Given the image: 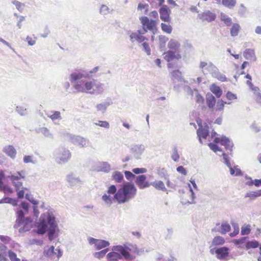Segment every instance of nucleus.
Here are the masks:
<instances>
[{
  "mask_svg": "<svg viewBox=\"0 0 261 261\" xmlns=\"http://www.w3.org/2000/svg\"><path fill=\"white\" fill-rule=\"evenodd\" d=\"M33 156L31 155H26L24 156L23 158V162L24 163L27 164L29 163H32L33 162Z\"/></svg>",
  "mask_w": 261,
  "mask_h": 261,
  "instance_id": "54",
  "label": "nucleus"
},
{
  "mask_svg": "<svg viewBox=\"0 0 261 261\" xmlns=\"http://www.w3.org/2000/svg\"><path fill=\"white\" fill-rule=\"evenodd\" d=\"M141 21L145 32L148 30L152 31L156 30V23L154 21L149 20L148 17H141Z\"/></svg>",
  "mask_w": 261,
  "mask_h": 261,
  "instance_id": "8",
  "label": "nucleus"
},
{
  "mask_svg": "<svg viewBox=\"0 0 261 261\" xmlns=\"http://www.w3.org/2000/svg\"><path fill=\"white\" fill-rule=\"evenodd\" d=\"M12 183L15 186L16 191H18L22 188V184L20 180L15 181V182H12Z\"/></svg>",
  "mask_w": 261,
  "mask_h": 261,
  "instance_id": "52",
  "label": "nucleus"
},
{
  "mask_svg": "<svg viewBox=\"0 0 261 261\" xmlns=\"http://www.w3.org/2000/svg\"><path fill=\"white\" fill-rule=\"evenodd\" d=\"M109 251L108 248L105 249L99 252H97L94 253V256L98 258H100L103 257L106 253Z\"/></svg>",
  "mask_w": 261,
  "mask_h": 261,
  "instance_id": "35",
  "label": "nucleus"
},
{
  "mask_svg": "<svg viewBox=\"0 0 261 261\" xmlns=\"http://www.w3.org/2000/svg\"><path fill=\"white\" fill-rule=\"evenodd\" d=\"M253 184H254L256 187L261 186V179H255L252 181Z\"/></svg>",
  "mask_w": 261,
  "mask_h": 261,
  "instance_id": "64",
  "label": "nucleus"
},
{
  "mask_svg": "<svg viewBox=\"0 0 261 261\" xmlns=\"http://www.w3.org/2000/svg\"><path fill=\"white\" fill-rule=\"evenodd\" d=\"M161 25V28L164 32H165L168 34L171 33L172 28L170 24H165L164 23H162Z\"/></svg>",
  "mask_w": 261,
  "mask_h": 261,
  "instance_id": "32",
  "label": "nucleus"
},
{
  "mask_svg": "<svg viewBox=\"0 0 261 261\" xmlns=\"http://www.w3.org/2000/svg\"><path fill=\"white\" fill-rule=\"evenodd\" d=\"M48 117L53 121L61 118L60 112L59 111H55L52 115Z\"/></svg>",
  "mask_w": 261,
  "mask_h": 261,
  "instance_id": "37",
  "label": "nucleus"
},
{
  "mask_svg": "<svg viewBox=\"0 0 261 261\" xmlns=\"http://www.w3.org/2000/svg\"><path fill=\"white\" fill-rule=\"evenodd\" d=\"M197 135L199 138L200 141H201V139L204 138L206 139L208 136L209 134V131L208 129L203 128L202 126H200L199 128L197 130Z\"/></svg>",
  "mask_w": 261,
  "mask_h": 261,
  "instance_id": "18",
  "label": "nucleus"
},
{
  "mask_svg": "<svg viewBox=\"0 0 261 261\" xmlns=\"http://www.w3.org/2000/svg\"><path fill=\"white\" fill-rule=\"evenodd\" d=\"M172 159L174 161H177L179 158V156L177 152V151H174L171 156Z\"/></svg>",
  "mask_w": 261,
  "mask_h": 261,
  "instance_id": "58",
  "label": "nucleus"
},
{
  "mask_svg": "<svg viewBox=\"0 0 261 261\" xmlns=\"http://www.w3.org/2000/svg\"><path fill=\"white\" fill-rule=\"evenodd\" d=\"M226 96L227 99L230 100H233L237 99V96L236 94L231 93L230 91L227 92Z\"/></svg>",
  "mask_w": 261,
  "mask_h": 261,
  "instance_id": "45",
  "label": "nucleus"
},
{
  "mask_svg": "<svg viewBox=\"0 0 261 261\" xmlns=\"http://www.w3.org/2000/svg\"><path fill=\"white\" fill-rule=\"evenodd\" d=\"M25 221V223L27 224L28 222H31V220L29 218L24 219V214L22 211L20 210L17 212V218L16 219V222L19 225L22 224Z\"/></svg>",
  "mask_w": 261,
  "mask_h": 261,
  "instance_id": "17",
  "label": "nucleus"
},
{
  "mask_svg": "<svg viewBox=\"0 0 261 261\" xmlns=\"http://www.w3.org/2000/svg\"><path fill=\"white\" fill-rule=\"evenodd\" d=\"M243 56L246 59L252 60L253 61L256 60L254 51L251 49H246L243 53Z\"/></svg>",
  "mask_w": 261,
  "mask_h": 261,
  "instance_id": "19",
  "label": "nucleus"
},
{
  "mask_svg": "<svg viewBox=\"0 0 261 261\" xmlns=\"http://www.w3.org/2000/svg\"><path fill=\"white\" fill-rule=\"evenodd\" d=\"M109 245L110 243L108 241L98 239L95 248L96 250H100L102 248L109 246Z\"/></svg>",
  "mask_w": 261,
  "mask_h": 261,
  "instance_id": "20",
  "label": "nucleus"
},
{
  "mask_svg": "<svg viewBox=\"0 0 261 261\" xmlns=\"http://www.w3.org/2000/svg\"><path fill=\"white\" fill-rule=\"evenodd\" d=\"M113 179L117 182H121L123 180V174L119 171H115L112 175Z\"/></svg>",
  "mask_w": 261,
  "mask_h": 261,
  "instance_id": "22",
  "label": "nucleus"
},
{
  "mask_svg": "<svg viewBox=\"0 0 261 261\" xmlns=\"http://www.w3.org/2000/svg\"><path fill=\"white\" fill-rule=\"evenodd\" d=\"M196 102L199 104H202L204 102V98L200 94H197L196 96Z\"/></svg>",
  "mask_w": 261,
  "mask_h": 261,
  "instance_id": "57",
  "label": "nucleus"
},
{
  "mask_svg": "<svg viewBox=\"0 0 261 261\" xmlns=\"http://www.w3.org/2000/svg\"><path fill=\"white\" fill-rule=\"evenodd\" d=\"M217 78L218 80L221 82H225L227 81V78L223 74H220L217 75Z\"/></svg>",
  "mask_w": 261,
  "mask_h": 261,
  "instance_id": "60",
  "label": "nucleus"
},
{
  "mask_svg": "<svg viewBox=\"0 0 261 261\" xmlns=\"http://www.w3.org/2000/svg\"><path fill=\"white\" fill-rule=\"evenodd\" d=\"M118 247V246H114L112 250L113 252L109 253L107 255V258L108 261H116L118 259H120L122 258L123 256L120 253V252L116 250V248Z\"/></svg>",
  "mask_w": 261,
  "mask_h": 261,
  "instance_id": "11",
  "label": "nucleus"
},
{
  "mask_svg": "<svg viewBox=\"0 0 261 261\" xmlns=\"http://www.w3.org/2000/svg\"><path fill=\"white\" fill-rule=\"evenodd\" d=\"M95 124L105 128H109L110 126L109 123L106 121H98Z\"/></svg>",
  "mask_w": 261,
  "mask_h": 261,
  "instance_id": "42",
  "label": "nucleus"
},
{
  "mask_svg": "<svg viewBox=\"0 0 261 261\" xmlns=\"http://www.w3.org/2000/svg\"><path fill=\"white\" fill-rule=\"evenodd\" d=\"M206 102L207 107L212 111L221 112H223L224 105L226 103V102L224 101L222 99H219L217 102L216 107H215L216 103V99L211 94H207L206 95Z\"/></svg>",
  "mask_w": 261,
  "mask_h": 261,
  "instance_id": "6",
  "label": "nucleus"
},
{
  "mask_svg": "<svg viewBox=\"0 0 261 261\" xmlns=\"http://www.w3.org/2000/svg\"><path fill=\"white\" fill-rule=\"evenodd\" d=\"M130 39L132 41L136 40L139 42H143L144 41H147L148 39L143 36L140 32L138 33H132L130 36Z\"/></svg>",
  "mask_w": 261,
  "mask_h": 261,
  "instance_id": "14",
  "label": "nucleus"
},
{
  "mask_svg": "<svg viewBox=\"0 0 261 261\" xmlns=\"http://www.w3.org/2000/svg\"><path fill=\"white\" fill-rule=\"evenodd\" d=\"M168 38L165 36L161 35L159 36V42L161 46H164Z\"/></svg>",
  "mask_w": 261,
  "mask_h": 261,
  "instance_id": "41",
  "label": "nucleus"
},
{
  "mask_svg": "<svg viewBox=\"0 0 261 261\" xmlns=\"http://www.w3.org/2000/svg\"><path fill=\"white\" fill-rule=\"evenodd\" d=\"M116 250L120 252V253L126 260L134 259L136 256L139 255L140 250L136 245H129L128 246L118 245Z\"/></svg>",
  "mask_w": 261,
  "mask_h": 261,
  "instance_id": "5",
  "label": "nucleus"
},
{
  "mask_svg": "<svg viewBox=\"0 0 261 261\" xmlns=\"http://www.w3.org/2000/svg\"><path fill=\"white\" fill-rule=\"evenodd\" d=\"M8 253L11 261H20V259L17 257L16 254L12 250H9Z\"/></svg>",
  "mask_w": 261,
  "mask_h": 261,
  "instance_id": "34",
  "label": "nucleus"
},
{
  "mask_svg": "<svg viewBox=\"0 0 261 261\" xmlns=\"http://www.w3.org/2000/svg\"><path fill=\"white\" fill-rule=\"evenodd\" d=\"M208 146L210 149L215 152H217V151H222V149L220 148V147L214 143H210L208 144Z\"/></svg>",
  "mask_w": 261,
  "mask_h": 261,
  "instance_id": "36",
  "label": "nucleus"
},
{
  "mask_svg": "<svg viewBox=\"0 0 261 261\" xmlns=\"http://www.w3.org/2000/svg\"><path fill=\"white\" fill-rule=\"evenodd\" d=\"M200 68L203 73L206 74L213 72L216 67L211 62H201L200 64Z\"/></svg>",
  "mask_w": 261,
  "mask_h": 261,
  "instance_id": "10",
  "label": "nucleus"
},
{
  "mask_svg": "<svg viewBox=\"0 0 261 261\" xmlns=\"http://www.w3.org/2000/svg\"><path fill=\"white\" fill-rule=\"evenodd\" d=\"M250 226L248 225L241 228V234L242 235L248 234L250 232Z\"/></svg>",
  "mask_w": 261,
  "mask_h": 261,
  "instance_id": "38",
  "label": "nucleus"
},
{
  "mask_svg": "<svg viewBox=\"0 0 261 261\" xmlns=\"http://www.w3.org/2000/svg\"><path fill=\"white\" fill-rule=\"evenodd\" d=\"M212 138H213V141L215 143H219L221 145L224 146L225 149L230 151L232 149V144L228 138L225 136L218 137L215 132H212L211 135Z\"/></svg>",
  "mask_w": 261,
  "mask_h": 261,
  "instance_id": "7",
  "label": "nucleus"
},
{
  "mask_svg": "<svg viewBox=\"0 0 261 261\" xmlns=\"http://www.w3.org/2000/svg\"><path fill=\"white\" fill-rule=\"evenodd\" d=\"M110 169L111 167L110 164L107 162H102L101 163L99 167V170L105 172H109L110 170Z\"/></svg>",
  "mask_w": 261,
  "mask_h": 261,
  "instance_id": "28",
  "label": "nucleus"
},
{
  "mask_svg": "<svg viewBox=\"0 0 261 261\" xmlns=\"http://www.w3.org/2000/svg\"><path fill=\"white\" fill-rule=\"evenodd\" d=\"M124 175L127 180H130L135 177V175L129 171H125L124 172Z\"/></svg>",
  "mask_w": 261,
  "mask_h": 261,
  "instance_id": "50",
  "label": "nucleus"
},
{
  "mask_svg": "<svg viewBox=\"0 0 261 261\" xmlns=\"http://www.w3.org/2000/svg\"><path fill=\"white\" fill-rule=\"evenodd\" d=\"M221 2L224 6L229 9H232L236 4V0H222Z\"/></svg>",
  "mask_w": 261,
  "mask_h": 261,
  "instance_id": "21",
  "label": "nucleus"
},
{
  "mask_svg": "<svg viewBox=\"0 0 261 261\" xmlns=\"http://www.w3.org/2000/svg\"><path fill=\"white\" fill-rule=\"evenodd\" d=\"M57 227V225L55 218L49 216L47 218V224L43 221L37 225L38 229L37 232L40 234H43L46 231H48V238L51 241Z\"/></svg>",
  "mask_w": 261,
  "mask_h": 261,
  "instance_id": "4",
  "label": "nucleus"
},
{
  "mask_svg": "<svg viewBox=\"0 0 261 261\" xmlns=\"http://www.w3.org/2000/svg\"><path fill=\"white\" fill-rule=\"evenodd\" d=\"M12 3L15 6L16 9L19 11L21 12L24 9V4L21 3L20 2L17 1L16 0H14L12 2Z\"/></svg>",
  "mask_w": 261,
  "mask_h": 261,
  "instance_id": "31",
  "label": "nucleus"
},
{
  "mask_svg": "<svg viewBox=\"0 0 261 261\" xmlns=\"http://www.w3.org/2000/svg\"><path fill=\"white\" fill-rule=\"evenodd\" d=\"M147 171L146 169L144 168H136L133 169V172L135 174L144 173Z\"/></svg>",
  "mask_w": 261,
  "mask_h": 261,
  "instance_id": "44",
  "label": "nucleus"
},
{
  "mask_svg": "<svg viewBox=\"0 0 261 261\" xmlns=\"http://www.w3.org/2000/svg\"><path fill=\"white\" fill-rule=\"evenodd\" d=\"M225 242L224 239L220 236H217L214 238L212 241L213 246L222 245Z\"/></svg>",
  "mask_w": 261,
  "mask_h": 261,
  "instance_id": "24",
  "label": "nucleus"
},
{
  "mask_svg": "<svg viewBox=\"0 0 261 261\" xmlns=\"http://www.w3.org/2000/svg\"><path fill=\"white\" fill-rule=\"evenodd\" d=\"M4 152L9 156L14 159L16 155V150L12 145H8L4 148Z\"/></svg>",
  "mask_w": 261,
  "mask_h": 261,
  "instance_id": "15",
  "label": "nucleus"
},
{
  "mask_svg": "<svg viewBox=\"0 0 261 261\" xmlns=\"http://www.w3.org/2000/svg\"><path fill=\"white\" fill-rule=\"evenodd\" d=\"M22 190H18L17 191L18 192H17V195H18V197L19 198H23V197H24V190H27V188H22Z\"/></svg>",
  "mask_w": 261,
  "mask_h": 261,
  "instance_id": "56",
  "label": "nucleus"
},
{
  "mask_svg": "<svg viewBox=\"0 0 261 261\" xmlns=\"http://www.w3.org/2000/svg\"><path fill=\"white\" fill-rule=\"evenodd\" d=\"M148 7L147 5H143L140 3L138 5V9L140 10H145V12L147 11V8Z\"/></svg>",
  "mask_w": 261,
  "mask_h": 261,
  "instance_id": "59",
  "label": "nucleus"
},
{
  "mask_svg": "<svg viewBox=\"0 0 261 261\" xmlns=\"http://www.w3.org/2000/svg\"><path fill=\"white\" fill-rule=\"evenodd\" d=\"M27 40L28 41L29 44L30 45H33L35 43V41L30 37H27Z\"/></svg>",
  "mask_w": 261,
  "mask_h": 261,
  "instance_id": "63",
  "label": "nucleus"
},
{
  "mask_svg": "<svg viewBox=\"0 0 261 261\" xmlns=\"http://www.w3.org/2000/svg\"><path fill=\"white\" fill-rule=\"evenodd\" d=\"M177 171L179 173H180L181 174L184 175H186V174H187V171H186V169L181 166H179L177 168Z\"/></svg>",
  "mask_w": 261,
  "mask_h": 261,
  "instance_id": "55",
  "label": "nucleus"
},
{
  "mask_svg": "<svg viewBox=\"0 0 261 261\" xmlns=\"http://www.w3.org/2000/svg\"><path fill=\"white\" fill-rule=\"evenodd\" d=\"M245 197H248L250 200L254 199L257 197L255 191H252L246 194Z\"/></svg>",
  "mask_w": 261,
  "mask_h": 261,
  "instance_id": "49",
  "label": "nucleus"
},
{
  "mask_svg": "<svg viewBox=\"0 0 261 261\" xmlns=\"http://www.w3.org/2000/svg\"><path fill=\"white\" fill-rule=\"evenodd\" d=\"M180 43L176 40L171 39L168 42V47L169 50L164 54V59L168 62V68L173 67L171 62L178 61L181 59L182 56L180 54Z\"/></svg>",
  "mask_w": 261,
  "mask_h": 261,
  "instance_id": "3",
  "label": "nucleus"
},
{
  "mask_svg": "<svg viewBox=\"0 0 261 261\" xmlns=\"http://www.w3.org/2000/svg\"><path fill=\"white\" fill-rule=\"evenodd\" d=\"M247 238L243 237L239 240H235L234 243L238 247H242V245L245 243Z\"/></svg>",
  "mask_w": 261,
  "mask_h": 261,
  "instance_id": "39",
  "label": "nucleus"
},
{
  "mask_svg": "<svg viewBox=\"0 0 261 261\" xmlns=\"http://www.w3.org/2000/svg\"><path fill=\"white\" fill-rule=\"evenodd\" d=\"M210 90L218 98L220 97L222 94L221 89L215 84H213L210 86Z\"/></svg>",
  "mask_w": 261,
  "mask_h": 261,
  "instance_id": "16",
  "label": "nucleus"
},
{
  "mask_svg": "<svg viewBox=\"0 0 261 261\" xmlns=\"http://www.w3.org/2000/svg\"><path fill=\"white\" fill-rule=\"evenodd\" d=\"M109 9L108 7L106 5H103L100 8V13L103 15H107L109 12Z\"/></svg>",
  "mask_w": 261,
  "mask_h": 261,
  "instance_id": "40",
  "label": "nucleus"
},
{
  "mask_svg": "<svg viewBox=\"0 0 261 261\" xmlns=\"http://www.w3.org/2000/svg\"><path fill=\"white\" fill-rule=\"evenodd\" d=\"M259 246V243L257 241H252L248 242L246 244L247 249L256 248Z\"/></svg>",
  "mask_w": 261,
  "mask_h": 261,
  "instance_id": "29",
  "label": "nucleus"
},
{
  "mask_svg": "<svg viewBox=\"0 0 261 261\" xmlns=\"http://www.w3.org/2000/svg\"><path fill=\"white\" fill-rule=\"evenodd\" d=\"M223 21L227 26H229L231 23V20L230 17H226L223 19Z\"/></svg>",
  "mask_w": 261,
  "mask_h": 261,
  "instance_id": "61",
  "label": "nucleus"
},
{
  "mask_svg": "<svg viewBox=\"0 0 261 261\" xmlns=\"http://www.w3.org/2000/svg\"><path fill=\"white\" fill-rule=\"evenodd\" d=\"M229 168L230 174L231 175L238 176L242 174L241 170L237 167H234L232 168L230 166Z\"/></svg>",
  "mask_w": 261,
  "mask_h": 261,
  "instance_id": "33",
  "label": "nucleus"
},
{
  "mask_svg": "<svg viewBox=\"0 0 261 261\" xmlns=\"http://www.w3.org/2000/svg\"><path fill=\"white\" fill-rule=\"evenodd\" d=\"M168 11V8L167 6L164 5L160 9V13L161 15H167L168 16H169Z\"/></svg>",
  "mask_w": 261,
  "mask_h": 261,
  "instance_id": "47",
  "label": "nucleus"
},
{
  "mask_svg": "<svg viewBox=\"0 0 261 261\" xmlns=\"http://www.w3.org/2000/svg\"><path fill=\"white\" fill-rule=\"evenodd\" d=\"M107 192L108 194H114V198L118 203H124L135 197L137 189L133 184L126 182L117 191L116 186L111 185L109 187Z\"/></svg>",
  "mask_w": 261,
  "mask_h": 261,
  "instance_id": "2",
  "label": "nucleus"
},
{
  "mask_svg": "<svg viewBox=\"0 0 261 261\" xmlns=\"http://www.w3.org/2000/svg\"><path fill=\"white\" fill-rule=\"evenodd\" d=\"M84 77V74L80 73H73L70 75V81L74 83L73 87L77 92L95 94L102 91V84L99 82L94 79L86 81L81 80Z\"/></svg>",
  "mask_w": 261,
  "mask_h": 261,
  "instance_id": "1",
  "label": "nucleus"
},
{
  "mask_svg": "<svg viewBox=\"0 0 261 261\" xmlns=\"http://www.w3.org/2000/svg\"><path fill=\"white\" fill-rule=\"evenodd\" d=\"M240 25L238 24H234L230 29V34L232 36H236L238 35L240 31Z\"/></svg>",
  "mask_w": 261,
  "mask_h": 261,
  "instance_id": "26",
  "label": "nucleus"
},
{
  "mask_svg": "<svg viewBox=\"0 0 261 261\" xmlns=\"http://www.w3.org/2000/svg\"><path fill=\"white\" fill-rule=\"evenodd\" d=\"M245 77L247 79H248V80L247 81V84L250 86V87H252L253 86V84L252 83H251V76L247 74L246 76H245Z\"/></svg>",
  "mask_w": 261,
  "mask_h": 261,
  "instance_id": "62",
  "label": "nucleus"
},
{
  "mask_svg": "<svg viewBox=\"0 0 261 261\" xmlns=\"http://www.w3.org/2000/svg\"><path fill=\"white\" fill-rule=\"evenodd\" d=\"M8 178L12 181V182H15V181L20 180L21 179L24 178V176L22 175L20 172H17L16 175H11L8 176Z\"/></svg>",
  "mask_w": 261,
  "mask_h": 261,
  "instance_id": "25",
  "label": "nucleus"
},
{
  "mask_svg": "<svg viewBox=\"0 0 261 261\" xmlns=\"http://www.w3.org/2000/svg\"><path fill=\"white\" fill-rule=\"evenodd\" d=\"M54 254V247L50 246L47 250L44 251V254L47 256H52Z\"/></svg>",
  "mask_w": 261,
  "mask_h": 261,
  "instance_id": "48",
  "label": "nucleus"
},
{
  "mask_svg": "<svg viewBox=\"0 0 261 261\" xmlns=\"http://www.w3.org/2000/svg\"><path fill=\"white\" fill-rule=\"evenodd\" d=\"M71 154L69 150L63 149L59 153V160L62 162H67L71 158Z\"/></svg>",
  "mask_w": 261,
  "mask_h": 261,
  "instance_id": "12",
  "label": "nucleus"
},
{
  "mask_svg": "<svg viewBox=\"0 0 261 261\" xmlns=\"http://www.w3.org/2000/svg\"><path fill=\"white\" fill-rule=\"evenodd\" d=\"M142 45L146 54L148 55H150L151 54V49L149 47V44L147 42H144Z\"/></svg>",
  "mask_w": 261,
  "mask_h": 261,
  "instance_id": "43",
  "label": "nucleus"
},
{
  "mask_svg": "<svg viewBox=\"0 0 261 261\" xmlns=\"http://www.w3.org/2000/svg\"><path fill=\"white\" fill-rule=\"evenodd\" d=\"M109 194H105L102 196V199L103 201L108 205H111L112 203L113 198L111 195H108Z\"/></svg>",
  "mask_w": 261,
  "mask_h": 261,
  "instance_id": "27",
  "label": "nucleus"
},
{
  "mask_svg": "<svg viewBox=\"0 0 261 261\" xmlns=\"http://www.w3.org/2000/svg\"><path fill=\"white\" fill-rule=\"evenodd\" d=\"M0 189L6 193H12L13 192L12 188L8 186H3V185Z\"/></svg>",
  "mask_w": 261,
  "mask_h": 261,
  "instance_id": "46",
  "label": "nucleus"
},
{
  "mask_svg": "<svg viewBox=\"0 0 261 261\" xmlns=\"http://www.w3.org/2000/svg\"><path fill=\"white\" fill-rule=\"evenodd\" d=\"M12 183L15 186L16 191H18L22 188V184L20 180L15 181V182H12Z\"/></svg>",
  "mask_w": 261,
  "mask_h": 261,
  "instance_id": "51",
  "label": "nucleus"
},
{
  "mask_svg": "<svg viewBox=\"0 0 261 261\" xmlns=\"http://www.w3.org/2000/svg\"><path fill=\"white\" fill-rule=\"evenodd\" d=\"M228 248L226 247H223L218 248L216 250V253L217 257L219 259H223L228 255Z\"/></svg>",
  "mask_w": 261,
  "mask_h": 261,
  "instance_id": "13",
  "label": "nucleus"
},
{
  "mask_svg": "<svg viewBox=\"0 0 261 261\" xmlns=\"http://www.w3.org/2000/svg\"><path fill=\"white\" fill-rule=\"evenodd\" d=\"M223 159L224 160L225 164L229 167L231 166L230 163L229 162V159L227 154L225 153L222 154Z\"/></svg>",
  "mask_w": 261,
  "mask_h": 261,
  "instance_id": "53",
  "label": "nucleus"
},
{
  "mask_svg": "<svg viewBox=\"0 0 261 261\" xmlns=\"http://www.w3.org/2000/svg\"><path fill=\"white\" fill-rule=\"evenodd\" d=\"M230 230V226L228 223H223L221 225V229L220 232L222 234H225Z\"/></svg>",
  "mask_w": 261,
  "mask_h": 261,
  "instance_id": "30",
  "label": "nucleus"
},
{
  "mask_svg": "<svg viewBox=\"0 0 261 261\" xmlns=\"http://www.w3.org/2000/svg\"><path fill=\"white\" fill-rule=\"evenodd\" d=\"M155 189L162 191H166L164 184L162 181H155L151 184Z\"/></svg>",
  "mask_w": 261,
  "mask_h": 261,
  "instance_id": "23",
  "label": "nucleus"
},
{
  "mask_svg": "<svg viewBox=\"0 0 261 261\" xmlns=\"http://www.w3.org/2000/svg\"><path fill=\"white\" fill-rule=\"evenodd\" d=\"M135 182L138 187L141 189L148 188L150 186L149 182L146 180V176L145 175L138 176Z\"/></svg>",
  "mask_w": 261,
  "mask_h": 261,
  "instance_id": "9",
  "label": "nucleus"
}]
</instances>
